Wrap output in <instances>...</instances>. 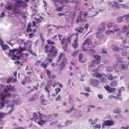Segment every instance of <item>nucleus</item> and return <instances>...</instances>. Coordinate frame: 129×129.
<instances>
[{"instance_id": "f257e3e1", "label": "nucleus", "mask_w": 129, "mask_h": 129, "mask_svg": "<svg viewBox=\"0 0 129 129\" xmlns=\"http://www.w3.org/2000/svg\"><path fill=\"white\" fill-rule=\"evenodd\" d=\"M27 49L25 47H19V48L10 49L8 53L9 56L10 57L12 60H15L20 59L21 57V52L26 50Z\"/></svg>"}, {"instance_id": "f03ea898", "label": "nucleus", "mask_w": 129, "mask_h": 129, "mask_svg": "<svg viewBox=\"0 0 129 129\" xmlns=\"http://www.w3.org/2000/svg\"><path fill=\"white\" fill-rule=\"evenodd\" d=\"M11 96V94L9 93H2L0 95V100H2L3 102H0V108L2 109L5 105L4 102V101L7 98H9Z\"/></svg>"}, {"instance_id": "7ed1b4c3", "label": "nucleus", "mask_w": 129, "mask_h": 129, "mask_svg": "<svg viewBox=\"0 0 129 129\" xmlns=\"http://www.w3.org/2000/svg\"><path fill=\"white\" fill-rule=\"evenodd\" d=\"M51 48L49 50V53L47 54V56L51 57H55L57 53L58 50L54 46H51Z\"/></svg>"}, {"instance_id": "20e7f679", "label": "nucleus", "mask_w": 129, "mask_h": 129, "mask_svg": "<svg viewBox=\"0 0 129 129\" xmlns=\"http://www.w3.org/2000/svg\"><path fill=\"white\" fill-rule=\"evenodd\" d=\"M44 116L42 118V119L43 120L45 121V122L43 123L42 122V121H41L40 120V121L38 122V124L41 126H43L45 123L48 122L51 120V115H44Z\"/></svg>"}, {"instance_id": "39448f33", "label": "nucleus", "mask_w": 129, "mask_h": 129, "mask_svg": "<svg viewBox=\"0 0 129 129\" xmlns=\"http://www.w3.org/2000/svg\"><path fill=\"white\" fill-rule=\"evenodd\" d=\"M25 40H21L20 42L22 44L23 43L24 44V46L31 53L32 52L31 50V42L30 41H27L26 42H24Z\"/></svg>"}, {"instance_id": "423d86ee", "label": "nucleus", "mask_w": 129, "mask_h": 129, "mask_svg": "<svg viewBox=\"0 0 129 129\" xmlns=\"http://www.w3.org/2000/svg\"><path fill=\"white\" fill-rule=\"evenodd\" d=\"M71 38L70 37H68L67 38L65 37H64L62 38V39L61 40V43L62 45H63L64 44L66 43H68V42L70 44H71Z\"/></svg>"}, {"instance_id": "0eeeda50", "label": "nucleus", "mask_w": 129, "mask_h": 129, "mask_svg": "<svg viewBox=\"0 0 129 129\" xmlns=\"http://www.w3.org/2000/svg\"><path fill=\"white\" fill-rule=\"evenodd\" d=\"M114 124V122L113 121L108 120L105 121L102 124V128H104V126H112Z\"/></svg>"}, {"instance_id": "6e6552de", "label": "nucleus", "mask_w": 129, "mask_h": 129, "mask_svg": "<svg viewBox=\"0 0 129 129\" xmlns=\"http://www.w3.org/2000/svg\"><path fill=\"white\" fill-rule=\"evenodd\" d=\"M89 83L92 85L94 87L97 86L99 83V81L97 79H90L89 81Z\"/></svg>"}, {"instance_id": "1a4fd4ad", "label": "nucleus", "mask_w": 129, "mask_h": 129, "mask_svg": "<svg viewBox=\"0 0 129 129\" xmlns=\"http://www.w3.org/2000/svg\"><path fill=\"white\" fill-rule=\"evenodd\" d=\"M96 34H97L96 37L100 39L101 41H103V42L106 41V36L105 35L102 34H97V33H96Z\"/></svg>"}, {"instance_id": "9d476101", "label": "nucleus", "mask_w": 129, "mask_h": 129, "mask_svg": "<svg viewBox=\"0 0 129 129\" xmlns=\"http://www.w3.org/2000/svg\"><path fill=\"white\" fill-rule=\"evenodd\" d=\"M94 58L95 59L94 60V63L96 64H98L101 63V58L100 56L95 55H93Z\"/></svg>"}, {"instance_id": "9b49d317", "label": "nucleus", "mask_w": 129, "mask_h": 129, "mask_svg": "<svg viewBox=\"0 0 129 129\" xmlns=\"http://www.w3.org/2000/svg\"><path fill=\"white\" fill-rule=\"evenodd\" d=\"M39 117H38V115L37 113H34L33 114V117L32 118H31V120H33L36 123H37L38 124V122L40 121H39Z\"/></svg>"}, {"instance_id": "f8f14e48", "label": "nucleus", "mask_w": 129, "mask_h": 129, "mask_svg": "<svg viewBox=\"0 0 129 129\" xmlns=\"http://www.w3.org/2000/svg\"><path fill=\"white\" fill-rule=\"evenodd\" d=\"M15 3L14 4L15 6L19 8L22 6L23 2L21 0H15Z\"/></svg>"}, {"instance_id": "ddd939ff", "label": "nucleus", "mask_w": 129, "mask_h": 129, "mask_svg": "<svg viewBox=\"0 0 129 129\" xmlns=\"http://www.w3.org/2000/svg\"><path fill=\"white\" fill-rule=\"evenodd\" d=\"M92 43L91 41V39L90 38H88L82 44V45L84 46L86 44L88 45H90L92 44Z\"/></svg>"}, {"instance_id": "4468645a", "label": "nucleus", "mask_w": 129, "mask_h": 129, "mask_svg": "<svg viewBox=\"0 0 129 129\" xmlns=\"http://www.w3.org/2000/svg\"><path fill=\"white\" fill-rule=\"evenodd\" d=\"M19 8L15 6V7L13 8L12 10L15 14L19 13L20 14L21 13V11L19 10Z\"/></svg>"}, {"instance_id": "2eb2a0df", "label": "nucleus", "mask_w": 129, "mask_h": 129, "mask_svg": "<svg viewBox=\"0 0 129 129\" xmlns=\"http://www.w3.org/2000/svg\"><path fill=\"white\" fill-rule=\"evenodd\" d=\"M92 75L94 77H96L97 78H99L103 77V74H101L99 73L96 72L93 74Z\"/></svg>"}, {"instance_id": "dca6fc26", "label": "nucleus", "mask_w": 129, "mask_h": 129, "mask_svg": "<svg viewBox=\"0 0 129 129\" xmlns=\"http://www.w3.org/2000/svg\"><path fill=\"white\" fill-rule=\"evenodd\" d=\"M82 15L80 14L78 17L76 21V23H78L79 22H82L84 21V19L82 17Z\"/></svg>"}, {"instance_id": "f3484780", "label": "nucleus", "mask_w": 129, "mask_h": 129, "mask_svg": "<svg viewBox=\"0 0 129 129\" xmlns=\"http://www.w3.org/2000/svg\"><path fill=\"white\" fill-rule=\"evenodd\" d=\"M120 67L123 70H127L128 68V66L126 64L122 63L120 65Z\"/></svg>"}, {"instance_id": "a211bd4d", "label": "nucleus", "mask_w": 129, "mask_h": 129, "mask_svg": "<svg viewBox=\"0 0 129 129\" xmlns=\"http://www.w3.org/2000/svg\"><path fill=\"white\" fill-rule=\"evenodd\" d=\"M120 29V28L118 26L117 24L114 25L113 26V31H114V34L115 32L118 31Z\"/></svg>"}, {"instance_id": "6ab92c4d", "label": "nucleus", "mask_w": 129, "mask_h": 129, "mask_svg": "<svg viewBox=\"0 0 129 129\" xmlns=\"http://www.w3.org/2000/svg\"><path fill=\"white\" fill-rule=\"evenodd\" d=\"M38 114L39 115V121H40L41 120V121H42V122H43V123L45 122V121L43 120L42 119V117H43L44 116V115L42 114L39 111H38Z\"/></svg>"}, {"instance_id": "aec40b11", "label": "nucleus", "mask_w": 129, "mask_h": 129, "mask_svg": "<svg viewBox=\"0 0 129 129\" xmlns=\"http://www.w3.org/2000/svg\"><path fill=\"white\" fill-rule=\"evenodd\" d=\"M105 33L106 35H108L112 34V33L113 34H114V31H113V30L110 29H108L106 30L105 31Z\"/></svg>"}, {"instance_id": "412c9836", "label": "nucleus", "mask_w": 129, "mask_h": 129, "mask_svg": "<svg viewBox=\"0 0 129 129\" xmlns=\"http://www.w3.org/2000/svg\"><path fill=\"white\" fill-rule=\"evenodd\" d=\"M1 46L3 50L4 51L9 48V46L6 44H3Z\"/></svg>"}, {"instance_id": "4be33fe9", "label": "nucleus", "mask_w": 129, "mask_h": 129, "mask_svg": "<svg viewBox=\"0 0 129 129\" xmlns=\"http://www.w3.org/2000/svg\"><path fill=\"white\" fill-rule=\"evenodd\" d=\"M125 63L126 62L125 61L123 60H119L117 61L116 63L113 66L114 68H116L118 66V63Z\"/></svg>"}, {"instance_id": "5701e85b", "label": "nucleus", "mask_w": 129, "mask_h": 129, "mask_svg": "<svg viewBox=\"0 0 129 129\" xmlns=\"http://www.w3.org/2000/svg\"><path fill=\"white\" fill-rule=\"evenodd\" d=\"M11 85H10L9 86L8 85H7L6 88H5L4 90V93H6L9 90H10L11 88Z\"/></svg>"}, {"instance_id": "b1692460", "label": "nucleus", "mask_w": 129, "mask_h": 129, "mask_svg": "<svg viewBox=\"0 0 129 129\" xmlns=\"http://www.w3.org/2000/svg\"><path fill=\"white\" fill-rule=\"evenodd\" d=\"M65 64L63 61L61 62L59 65V66L61 70L63 69L64 67Z\"/></svg>"}, {"instance_id": "393cba45", "label": "nucleus", "mask_w": 129, "mask_h": 129, "mask_svg": "<svg viewBox=\"0 0 129 129\" xmlns=\"http://www.w3.org/2000/svg\"><path fill=\"white\" fill-rule=\"evenodd\" d=\"M117 82L116 81H112L110 84V86H115L117 85Z\"/></svg>"}, {"instance_id": "a878e982", "label": "nucleus", "mask_w": 129, "mask_h": 129, "mask_svg": "<svg viewBox=\"0 0 129 129\" xmlns=\"http://www.w3.org/2000/svg\"><path fill=\"white\" fill-rule=\"evenodd\" d=\"M28 79H27L26 77H25L21 82V84L24 85L25 84L28 83L27 80Z\"/></svg>"}, {"instance_id": "bb28decb", "label": "nucleus", "mask_w": 129, "mask_h": 129, "mask_svg": "<svg viewBox=\"0 0 129 129\" xmlns=\"http://www.w3.org/2000/svg\"><path fill=\"white\" fill-rule=\"evenodd\" d=\"M88 53L90 54H95L96 53L95 50L92 49H90L88 50Z\"/></svg>"}, {"instance_id": "cd10ccee", "label": "nucleus", "mask_w": 129, "mask_h": 129, "mask_svg": "<svg viewBox=\"0 0 129 129\" xmlns=\"http://www.w3.org/2000/svg\"><path fill=\"white\" fill-rule=\"evenodd\" d=\"M123 17L120 16H119L117 18V21L118 22H122L123 20Z\"/></svg>"}, {"instance_id": "c85d7f7f", "label": "nucleus", "mask_w": 129, "mask_h": 129, "mask_svg": "<svg viewBox=\"0 0 129 129\" xmlns=\"http://www.w3.org/2000/svg\"><path fill=\"white\" fill-rule=\"evenodd\" d=\"M83 57V55L82 54H80L79 56V60L80 62H84L82 60V59Z\"/></svg>"}, {"instance_id": "c756f323", "label": "nucleus", "mask_w": 129, "mask_h": 129, "mask_svg": "<svg viewBox=\"0 0 129 129\" xmlns=\"http://www.w3.org/2000/svg\"><path fill=\"white\" fill-rule=\"evenodd\" d=\"M114 23L112 22H110L108 23L107 24V26L108 28H110L114 25Z\"/></svg>"}, {"instance_id": "7c9ffc66", "label": "nucleus", "mask_w": 129, "mask_h": 129, "mask_svg": "<svg viewBox=\"0 0 129 129\" xmlns=\"http://www.w3.org/2000/svg\"><path fill=\"white\" fill-rule=\"evenodd\" d=\"M118 3L117 2L114 1L112 3V6L113 7L117 8L118 7Z\"/></svg>"}, {"instance_id": "2f4dec72", "label": "nucleus", "mask_w": 129, "mask_h": 129, "mask_svg": "<svg viewBox=\"0 0 129 129\" xmlns=\"http://www.w3.org/2000/svg\"><path fill=\"white\" fill-rule=\"evenodd\" d=\"M76 30L78 31L80 33L83 32L84 30V28L83 27L78 28L76 29Z\"/></svg>"}, {"instance_id": "473e14b6", "label": "nucleus", "mask_w": 129, "mask_h": 129, "mask_svg": "<svg viewBox=\"0 0 129 129\" xmlns=\"http://www.w3.org/2000/svg\"><path fill=\"white\" fill-rule=\"evenodd\" d=\"M47 101L46 99H42L41 102V103L43 105H46V104Z\"/></svg>"}, {"instance_id": "72a5a7b5", "label": "nucleus", "mask_w": 129, "mask_h": 129, "mask_svg": "<svg viewBox=\"0 0 129 129\" xmlns=\"http://www.w3.org/2000/svg\"><path fill=\"white\" fill-rule=\"evenodd\" d=\"M47 41L48 44L49 45H54L55 44L54 42L50 40H47Z\"/></svg>"}, {"instance_id": "f704fd0d", "label": "nucleus", "mask_w": 129, "mask_h": 129, "mask_svg": "<svg viewBox=\"0 0 129 129\" xmlns=\"http://www.w3.org/2000/svg\"><path fill=\"white\" fill-rule=\"evenodd\" d=\"M48 64L49 63L48 62H47L46 63H43L41 64V65L42 67L44 68L45 69H46L47 66V64Z\"/></svg>"}, {"instance_id": "c9c22d12", "label": "nucleus", "mask_w": 129, "mask_h": 129, "mask_svg": "<svg viewBox=\"0 0 129 129\" xmlns=\"http://www.w3.org/2000/svg\"><path fill=\"white\" fill-rule=\"evenodd\" d=\"M106 77L108 78V79L109 80H112L113 79V77L112 75L111 74H110L109 75H105Z\"/></svg>"}, {"instance_id": "e433bc0d", "label": "nucleus", "mask_w": 129, "mask_h": 129, "mask_svg": "<svg viewBox=\"0 0 129 129\" xmlns=\"http://www.w3.org/2000/svg\"><path fill=\"white\" fill-rule=\"evenodd\" d=\"M72 46L74 49H76L77 48L78 46V44L77 43L73 42L72 44Z\"/></svg>"}, {"instance_id": "4c0bfd02", "label": "nucleus", "mask_w": 129, "mask_h": 129, "mask_svg": "<svg viewBox=\"0 0 129 129\" xmlns=\"http://www.w3.org/2000/svg\"><path fill=\"white\" fill-rule=\"evenodd\" d=\"M12 5H10L6 7V9L9 11H10L12 9Z\"/></svg>"}, {"instance_id": "58836bf2", "label": "nucleus", "mask_w": 129, "mask_h": 129, "mask_svg": "<svg viewBox=\"0 0 129 129\" xmlns=\"http://www.w3.org/2000/svg\"><path fill=\"white\" fill-rule=\"evenodd\" d=\"M112 48L114 51H118V48L116 46L114 45L113 46H112Z\"/></svg>"}, {"instance_id": "ea45409f", "label": "nucleus", "mask_w": 129, "mask_h": 129, "mask_svg": "<svg viewBox=\"0 0 129 129\" xmlns=\"http://www.w3.org/2000/svg\"><path fill=\"white\" fill-rule=\"evenodd\" d=\"M127 26L126 25H124L123 26V28L122 31H123L124 33L126 32L127 31Z\"/></svg>"}, {"instance_id": "a19ab883", "label": "nucleus", "mask_w": 129, "mask_h": 129, "mask_svg": "<svg viewBox=\"0 0 129 129\" xmlns=\"http://www.w3.org/2000/svg\"><path fill=\"white\" fill-rule=\"evenodd\" d=\"M117 96L114 95H111L108 96V98L110 99L113 98L116 99H117Z\"/></svg>"}, {"instance_id": "79ce46f5", "label": "nucleus", "mask_w": 129, "mask_h": 129, "mask_svg": "<svg viewBox=\"0 0 129 129\" xmlns=\"http://www.w3.org/2000/svg\"><path fill=\"white\" fill-rule=\"evenodd\" d=\"M121 111L120 109H115L113 111L115 113H118L120 112Z\"/></svg>"}, {"instance_id": "37998d69", "label": "nucleus", "mask_w": 129, "mask_h": 129, "mask_svg": "<svg viewBox=\"0 0 129 129\" xmlns=\"http://www.w3.org/2000/svg\"><path fill=\"white\" fill-rule=\"evenodd\" d=\"M61 89L59 88L58 87L57 88H56L55 89V90L56 91V93L57 95V94L59 92H60L61 91Z\"/></svg>"}, {"instance_id": "c03bdc74", "label": "nucleus", "mask_w": 129, "mask_h": 129, "mask_svg": "<svg viewBox=\"0 0 129 129\" xmlns=\"http://www.w3.org/2000/svg\"><path fill=\"white\" fill-rule=\"evenodd\" d=\"M78 52V51H76L73 52L72 54V56L73 57H75L77 55Z\"/></svg>"}, {"instance_id": "a18cd8bd", "label": "nucleus", "mask_w": 129, "mask_h": 129, "mask_svg": "<svg viewBox=\"0 0 129 129\" xmlns=\"http://www.w3.org/2000/svg\"><path fill=\"white\" fill-rule=\"evenodd\" d=\"M116 89V88H110V89L109 91L111 93L112 92H113Z\"/></svg>"}, {"instance_id": "49530a36", "label": "nucleus", "mask_w": 129, "mask_h": 129, "mask_svg": "<svg viewBox=\"0 0 129 129\" xmlns=\"http://www.w3.org/2000/svg\"><path fill=\"white\" fill-rule=\"evenodd\" d=\"M10 107L11 109L9 111V113H10L11 112V111L13 110V107L12 105H8L7 106V108H9Z\"/></svg>"}, {"instance_id": "de8ad7c7", "label": "nucleus", "mask_w": 129, "mask_h": 129, "mask_svg": "<svg viewBox=\"0 0 129 129\" xmlns=\"http://www.w3.org/2000/svg\"><path fill=\"white\" fill-rule=\"evenodd\" d=\"M94 60H92L91 62V63L89 65V67H94Z\"/></svg>"}, {"instance_id": "09e8293b", "label": "nucleus", "mask_w": 129, "mask_h": 129, "mask_svg": "<svg viewBox=\"0 0 129 129\" xmlns=\"http://www.w3.org/2000/svg\"><path fill=\"white\" fill-rule=\"evenodd\" d=\"M14 78L13 77H11L8 79L7 81V83H9L10 82H11L13 80Z\"/></svg>"}, {"instance_id": "8fccbe9b", "label": "nucleus", "mask_w": 129, "mask_h": 129, "mask_svg": "<svg viewBox=\"0 0 129 129\" xmlns=\"http://www.w3.org/2000/svg\"><path fill=\"white\" fill-rule=\"evenodd\" d=\"M5 115V114L1 112L0 113V120L4 117Z\"/></svg>"}, {"instance_id": "3c124183", "label": "nucleus", "mask_w": 129, "mask_h": 129, "mask_svg": "<svg viewBox=\"0 0 129 129\" xmlns=\"http://www.w3.org/2000/svg\"><path fill=\"white\" fill-rule=\"evenodd\" d=\"M49 86H46L45 88V90L46 91H47L48 92V95H49V97H50V95H49V92H50V90H49Z\"/></svg>"}, {"instance_id": "603ef678", "label": "nucleus", "mask_w": 129, "mask_h": 129, "mask_svg": "<svg viewBox=\"0 0 129 129\" xmlns=\"http://www.w3.org/2000/svg\"><path fill=\"white\" fill-rule=\"evenodd\" d=\"M123 17L125 18V19L126 20L129 18V14L124 15L123 16Z\"/></svg>"}, {"instance_id": "864d4df0", "label": "nucleus", "mask_w": 129, "mask_h": 129, "mask_svg": "<svg viewBox=\"0 0 129 129\" xmlns=\"http://www.w3.org/2000/svg\"><path fill=\"white\" fill-rule=\"evenodd\" d=\"M123 17L125 18V19L126 20L129 18V14L124 15L123 16Z\"/></svg>"}, {"instance_id": "5fc2aeb1", "label": "nucleus", "mask_w": 129, "mask_h": 129, "mask_svg": "<svg viewBox=\"0 0 129 129\" xmlns=\"http://www.w3.org/2000/svg\"><path fill=\"white\" fill-rule=\"evenodd\" d=\"M113 70L112 68L110 67H108L106 68V70L109 72H111Z\"/></svg>"}, {"instance_id": "6e6d98bb", "label": "nucleus", "mask_w": 129, "mask_h": 129, "mask_svg": "<svg viewBox=\"0 0 129 129\" xmlns=\"http://www.w3.org/2000/svg\"><path fill=\"white\" fill-rule=\"evenodd\" d=\"M100 80L101 82L104 83L106 81V78L103 77L101 78Z\"/></svg>"}, {"instance_id": "4d7b16f0", "label": "nucleus", "mask_w": 129, "mask_h": 129, "mask_svg": "<svg viewBox=\"0 0 129 129\" xmlns=\"http://www.w3.org/2000/svg\"><path fill=\"white\" fill-rule=\"evenodd\" d=\"M46 73L48 76L50 78V72L47 69L46 70Z\"/></svg>"}, {"instance_id": "13d9d810", "label": "nucleus", "mask_w": 129, "mask_h": 129, "mask_svg": "<svg viewBox=\"0 0 129 129\" xmlns=\"http://www.w3.org/2000/svg\"><path fill=\"white\" fill-rule=\"evenodd\" d=\"M120 6H122L123 8L125 9H127L128 8V7L125 4H121Z\"/></svg>"}, {"instance_id": "bf43d9fd", "label": "nucleus", "mask_w": 129, "mask_h": 129, "mask_svg": "<svg viewBox=\"0 0 129 129\" xmlns=\"http://www.w3.org/2000/svg\"><path fill=\"white\" fill-rule=\"evenodd\" d=\"M46 61H48L50 62L51 63L52 61V59H49L48 57H46L45 59Z\"/></svg>"}, {"instance_id": "052dcab7", "label": "nucleus", "mask_w": 129, "mask_h": 129, "mask_svg": "<svg viewBox=\"0 0 129 129\" xmlns=\"http://www.w3.org/2000/svg\"><path fill=\"white\" fill-rule=\"evenodd\" d=\"M60 96L59 95L58 97L55 99V100L56 101H60Z\"/></svg>"}, {"instance_id": "680f3d73", "label": "nucleus", "mask_w": 129, "mask_h": 129, "mask_svg": "<svg viewBox=\"0 0 129 129\" xmlns=\"http://www.w3.org/2000/svg\"><path fill=\"white\" fill-rule=\"evenodd\" d=\"M94 126L95 127L99 129L101 127V125L100 124H96Z\"/></svg>"}, {"instance_id": "e2e57ef3", "label": "nucleus", "mask_w": 129, "mask_h": 129, "mask_svg": "<svg viewBox=\"0 0 129 129\" xmlns=\"http://www.w3.org/2000/svg\"><path fill=\"white\" fill-rule=\"evenodd\" d=\"M124 88L123 87H121V88L119 90V93H121V91L124 90Z\"/></svg>"}, {"instance_id": "0e129e2a", "label": "nucleus", "mask_w": 129, "mask_h": 129, "mask_svg": "<svg viewBox=\"0 0 129 129\" xmlns=\"http://www.w3.org/2000/svg\"><path fill=\"white\" fill-rule=\"evenodd\" d=\"M72 121L70 120H67L66 122V123L67 124V125L70 124L72 123Z\"/></svg>"}, {"instance_id": "69168bd1", "label": "nucleus", "mask_w": 129, "mask_h": 129, "mask_svg": "<svg viewBox=\"0 0 129 129\" xmlns=\"http://www.w3.org/2000/svg\"><path fill=\"white\" fill-rule=\"evenodd\" d=\"M98 119H95L91 123V125H92L94 124H95L96 123L97 121H98Z\"/></svg>"}, {"instance_id": "338daca9", "label": "nucleus", "mask_w": 129, "mask_h": 129, "mask_svg": "<svg viewBox=\"0 0 129 129\" xmlns=\"http://www.w3.org/2000/svg\"><path fill=\"white\" fill-rule=\"evenodd\" d=\"M104 88L107 91H109L110 88L109 86H107L104 87Z\"/></svg>"}, {"instance_id": "774afa93", "label": "nucleus", "mask_w": 129, "mask_h": 129, "mask_svg": "<svg viewBox=\"0 0 129 129\" xmlns=\"http://www.w3.org/2000/svg\"><path fill=\"white\" fill-rule=\"evenodd\" d=\"M41 20L39 18H37L36 20V22L37 23H40L41 22Z\"/></svg>"}]
</instances>
